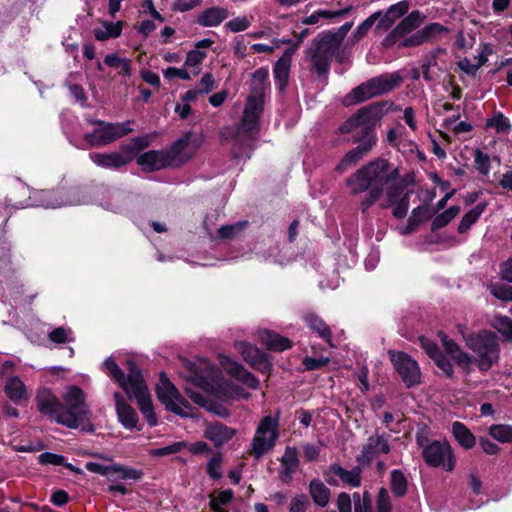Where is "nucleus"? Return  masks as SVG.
I'll return each mask as SVG.
<instances>
[{"instance_id":"f257e3e1","label":"nucleus","mask_w":512,"mask_h":512,"mask_svg":"<svg viewBox=\"0 0 512 512\" xmlns=\"http://www.w3.org/2000/svg\"><path fill=\"white\" fill-rule=\"evenodd\" d=\"M267 81L268 71L264 68H259L252 74L251 94L247 98L241 122L236 126L232 135L234 146L239 150L234 152V156L237 158L252 150L258 131L259 118L264 107Z\"/></svg>"},{"instance_id":"f704fd0d","label":"nucleus","mask_w":512,"mask_h":512,"mask_svg":"<svg viewBox=\"0 0 512 512\" xmlns=\"http://www.w3.org/2000/svg\"><path fill=\"white\" fill-rule=\"evenodd\" d=\"M330 471L338 476L346 485L354 488L361 485L362 469L359 466H355L351 470H346L340 464L333 463L330 465Z\"/></svg>"},{"instance_id":"a878e982","label":"nucleus","mask_w":512,"mask_h":512,"mask_svg":"<svg viewBox=\"0 0 512 512\" xmlns=\"http://www.w3.org/2000/svg\"><path fill=\"white\" fill-rule=\"evenodd\" d=\"M137 163L146 171L160 170L171 164V156L164 151L151 150L141 154Z\"/></svg>"},{"instance_id":"e2e57ef3","label":"nucleus","mask_w":512,"mask_h":512,"mask_svg":"<svg viewBox=\"0 0 512 512\" xmlns=\"http://www.w3.org/2000/svg\"><path fill=\"white\" fill-rule=\"evenodd\" d=\"M486 125L494 127L497 132H505L510 128L507 118L501 113L494 115L491 119H488Z\"/></svg>"},{"instance_id":"423d86ee","label":"nucleus","mask_w":512,"mask_h":512,"mask_svg":"<svg viewBox=\"0 0 512 512\" xmlns=\"http://www.w3.org/2000/svg\"><path fill=\"white\" fill-rule=\"evenodd\" d=\"M467 347L476 355L479 370L488 371L499 360L500 346L497 335L488 330H481L478 334L468 332L465 325H457Z\"/></svg>"},{"instance_id":"412c9836","label":"nucleus","mask_w":512,"mask_h":512,"mask_svg":"<svg viewBox=\"0 0 512 512\" xmlns=\"http://www.w3.org/2000/svg\"><path fill=\"white\" fill-rule=\"evenodd\" d=\"M389 452V436L375 434L370 436L363 445L361 453L357 456V462L360 464H370L379 455L388 454Z\"/></svg>"},{"instance_id":"393cba45","label":"nucleus","mask_w":512,"mask_h":512,"mask_svg":"<svg viewBox=\"0 0 512 512\" xmlns=\"http://www.w3.org/2000/svg\"><path fill=\"white\" fill-rule=\"evenodd\" d=\"M115 400V408L119 422L128 430L137 428L138 415L136 411L124 400L119 392L113 394Z\"/></svg>"},{"instance_id":"69168bd1","label":"nucleus","mask_w":512,"mask_h":512,"mask_svg":"<svg viewBox=\"0 0 512 512\" xmlns=\"http://www.w3.org/2000/svg\"><path fill=\"white\" fill-rule=\"evenodd\" d=\"M206 52L194 49L187 53L185 65L189 67H198L206 58Z\"/></svg>"},{"instance_id":"5fc2aeb1","label":"nucleus","mask_w":512,"mask_h":512,"mask_svg":"<svg viewBox=\"0 0 512 512\" xmlns=\"http://www.w3.org/2000/svg\"><path fill=\"white\" fill-rule=\"evenodd\" d=\"M247 225V222H237L230 225L222 226L218 229V235L222 239H230L235 237L239 232H241L244 227Z\"/></svg>"},{"instance_id":"0eeeda50","label":"nucleus","mask_w":512,"mask_h":512,"mask_svg":"<svg viewBox=\"0 0 512 512\" xmlns=\"http://www.w3.org/2000/svg\"><path fill=\"white\" fill-rule=\"evenodd\" d=\"M402 77L398 72L381 74L354 88L343 100L349 106L373 97L389 93L400 85Z\"/></svg>"},{"instance_id":"39448f33","label":"nucleus","mask_w":512,"mask_h":512,"mask_svg":"<svg viewBox=\"0 0 512 512\" xmlns=\"http://www.w3.org/2000/svg\"><path fill=\"white\" fill-rule=\"evenodd\" d=\"M399 176L398 169L391 168L385 159H377L357 170L347 179L353 195L367 191L369 188H384Z\"/></svg>"},{"instance_id":"1a4fd4ad","label":"nucleus","mask_w":512,"mask_h":512,"mask_svg":"<svg viewBox=\"0 0 512 512\" xmlns=\"http://www.w3.org/2000/svg\"><path fill=\"white\" fill-rule=\"evenodd\" d=\"M63 401V416H71L74 421L73 426L66 427L70 429H77L81 424H83V430L92 432V412L85 401L84 392L77 386H69L63 394Z\"/></svg>"},{"instance_id":"79ce46f5","label":"nucleus","mask_w":512,"mask_h":512,"mask_svg":"<svg viewBox=\"0 0 512 512\" xmlns=\"http://www.w3.org/2000/svg\"><path fill=\"white\" fill-rule=\"evenodd\" d=\"M350 10L351 7H347L337 11L318 10L312 13L311 15L304 17L301 20V23L304 25H314L317 24L320 21V19H332L336 17H341L346 15Z\"/></svg>"},{"instance_id":"bf43d9fd","label":"nucleus","mask_w":512,"mask_h":512,"mask_svg":"<svg viewBox=\"0 0 512 512\" xmlns=\"http://www.w3.org/2000/svg\"><path fill=\"white\" fill-rule=\"evenodd\" d=\"M377 512H392V504L388 491L380 488L377 495Z\"/></svg>"},{"instance_id":"6e6552de","label":"nucleus","mask_w":512,"mask_h":512,"mask_svg":"<svg viewBox=\"0 0 512 512\" xmlns=\"http://www.w3.org/2000/svg\"><path fill=\"white\" fill-rule=\"evenodd\" d=\"M416 442L422 449V456L427 465L441 468L446 472L452 471L456 466V457L451 445L447 441L429 440L418 433Z\"/></svg>"},{"instance_id":"052dcab7","label":"nucleus","mask_w":512,"mask_h":512,"mask_svg":"<svg viewBox=\"0 0 512 512\" xmlns=\"http://www.w3.org/2000/svg\"><path fill=\"white\" fill-rule=\"evenodd\" d=\"M476 169L483 175H487L490 171V158L487 154L477 150L474 158Z\"/></svg>"},{"instance_id":"dca6fc26","label":"nucleus","mask_w":512,"mask_h":512,"mask_svg":"<svg viewBox=\"0 0 512 512\" xmlns=\"http://www.w3.org/2000/svg\"><path fill=\"white\" fill-rule=\"evenodd\" d=\"M390 360L407 388L421 383V370L416 360L405 352L389 350Z\"/></svg>"},{"instance_id":"bb28decb","label":"nucleus","mask_w":512,"mask_h":512,"mask_svg":"<svg viewBox=\"0 0 512 512\" xmlns=\"http://www.w3.org/2000/svg\"><path fill=\"white\" fill-rule=\"evenodd\" d=\"M236 434V430L220 422L209 424L204 432L205 437L213 442L216 447H220L231 440Z\"/></svg>"},{"instance_id":"ea45409f","label":"nucleus","mask_w":512,"mask_h":512,"mask_svg":"<svg viewBox=\"0 0 512 512\" xmlns=\"http://www.w3.org/2000/svg\"><path fill=\"white\" fill-rule=\"evenodd\" d=\"M452 433L461 447L466 450L472 449L476 444V438L473 433L461 422L452 424Z\"/></svg>"},{"instance_id":"6e6d98bb","label":"nucleus","mask_w":512,"mask_h":512,"mask_svg":"<svg viewBox=\"0 0 512 512\" xmlns=\"http://www.w3.org/2000/svg\"><path fill=\"white\" fill-rule=\"evenodd\" d=\"M221 463H222V456L220 454L212 457L206 467V472L209 475L210 478L214 480H219L222 477V469H221Z\"/></svg>"},{"instance_id":"aec40b11","label":"nucleus","mask_w":512,"mask_h":512,"mask_svg":"<svg viewBox=\"0 0 512 512\" xmlns=\"http://www.w3.org/2000/svg\"><path fill=\"white\" fill-rule=\"evenodd\" d=\"M235 349L241 354L245 362L261 373H268L271 370V363L266 353L256 346L245 342H235Z\"/></svg>"},{"instance_id":"37998d69","label":"nucleus","mask_w":512,"mask_h":512,"mask_svg":"<svg viewBox=\"0 0 512 512\" xmlns=\"http://www.w3.org/2000/svg\"><path fill=\"white\" fill-rule=\"evenodd\" d=\"M487 204L479 203L475 207H473L470 211H468L461 219L460 224L458 226L459 233L467 232L470 227L480 218L482 213L484 212Z\"/></svg>"},{"instance_id":"c756f323","label":"nucleus","mask_w":512,"mask_h":512,"mask_svg":"<svg viewBox=\"0 0 512 512\" xmlns=\"http://www.w3.org/2000/svg\"><path fill=\"white\" fill-rule=\"evenodd\" d=\"M258 340L269 350L278 352L285 351L292 347L291 341L280 334L270 330L258 331Z\"/></svg>"},{"instance_id":"4d7b16f0","label":"nucleus","mask_w":512,"mask_h":512,"mask_svg":"<svg viewBox=\"0 0 512 512\" xmlns=\"http://www.w3.org/2000/svg\"><path fill=\"white\" fill-rule=\"evenodd\" d=\"M375 15H370L368 18H366L362 23H360L355 31L352 33V38L354 42H358L361 40L364 36L367 35L369 30L372 28V26L375 24Z\"/></svg>"},{"instance_id":"3c124183","label":"nucleus","mask_w":512,"mask_h":512,"mask_svg":"<svg viewBox=\"0 0 512 512\" xmlns=\"http://www.w3.org/2000/svg\"><path fill=\"white\" fill-rule=\"evenodd\" d=\"M187 443L184 441L174 442L170 445L155 448L150 451V454L154 457H162L170 454H175L186 448Z\"/></svg>"},{"instance_id":"8fccbe9b","label":"nucleus","mask_w":512,"mask_h":512,"mask_svg":"<svg viewBox=\"0 0 512 512\" xmlns=\"http://www.w3.org/2000/svg\"><path fill=\"white\" fill-rule=\"evenodd\" d=\"M352 22H347L341 27H339L336 31H327L322 33L327 39L331 40V42L338 48H340L342 41L345 36L349 32L352 27Z\"/></svg>"},{"instance_id":"0e129e2a","label":"nucleus","mask_w":512,"mask_h":512,"mask_svg":"<svg viewBox=\"0 0 512 512\" xmlns=\"http://www.w3.org/2000/svg\"><path fill=\"white\" fill-rule=\"evenodd\" d=\"M122 195L118 192H110L109 199L110 202L100 203V205L106 210H110L113 212H121L123 210V205L120 203L122 199Z\"/></svg>"},{"instance_id":"9d476101","label":"nucleus","mask_w":512,"mask_h":512,"mask_svg":"<svg viewBox=\"0 0 512 512\" xmlns=\"http://www.w3.org/2000/svg\"><path fill=\"white\" fill-rule=\"evenodd\" d=\"M339 48L322 33L315 38L311 46L306 50V58L309 61V68L318 76H326L330 70L332 58Z\"/></svg>"},{"instance_id":"ddd939ff","label":"nucleus","mask_w":512,"mask_h":512,"mask_svg":"<svg viewBox=\"0 0 512 512\" xmlns=\"http://www.w3.org/2000/svg\"><path fill=\"white\" fill-rule=\"evenodd\" d=\"M156 392L158 399L165 405L167 410L181 417H194L192 407L188 405L187 401L180 395L177 388L164 373L160 374Z\"/></svg>"},{"instance_id":"13d9d810","label":"nucleus","mask_w":512,"mask_h":512,"mask_svg":"<svg viewBox=\"0 0 512 512\" xmlns=\"http://www.w3.org/2000/svg\"><path fill=\"white\" fill-rule=\"evenodd\" d=\"M251 25L250 20L246 16H238L226 22L225 28L233 33L245 31Z\"/></svg>"},{"instance_id":"a19ab883","label":"nucleus","mask_w":512,"mask_h":512,"mask_svg":"<svg viewBox=\"0 0 512 512\" xmlns=\"http://www.w3.org/2000/svg\"><path fill=\"white\" fill-rule=\"evenodd\" d=\"M305 322L308 327L316 332L322 339L329 344L331 343V330L320 317L315 314H308L305 316Z\"/></svg>"},{"instance_id":"c9c22d12","label":"nucleus","mask_w":512,"mask_h":512,"mask_svg":"<svg viewBox=\"0 0 512 512\" xmlns=\"http://www.w3.org/2000/svg\"><path fill=\"white\" fill-rule=\"evenodd\" d=\"M309 493L313 502L319 507L328 505L331 491L320 479L315 478L310 481Z\"/></svg>"},{"instance_id":"4be33fe9","label":"nucleus","mask_w":512,"mask_h":512,"mask_svg":"<svg viewBox=\"0 0 512 512\" xmlns=\"http://www.w3.org/2000/svg\"><path fill=\"white\" fill-rule=\"evenodd\" d=\"M410 8L408 0L399 1L396 4L391 5L386 10H379L374 12L375 15V30L383 32L389 30L393 24L405 15Z\"/></svg>"},{"instance_id":"2eb2a0df","label":"nucleus","mask_w":512,"mask_h":512,"mask_svg":"<svg viewBox=\"0 0 512 512\" xmlns=\"http://www.w3.org/2000/svg\"><path fill=\"white\" fill-rule=\"evenodd\" d=\"M35 401L38 411L47 416L52 421L64 426H73L74 421L71 416H63V403L48 388L38 390Z\"/></svg>"},{"instance_id":"7ed1b4c3","label":"nucleus","mask_w":512,"mask_h":512,"mask_svg":"<svg viewBox=\"0 0 512 512\" xmlns=\"http://www.w3.org/2000/svg\"><path fill=\"white\" fill-rule=\"evenodd\" d=\"M19 192L23 195L29 193L27 199L16 204L17 208L42 207L45 209H57L64 206H74L89 203V200L80 188H59L57 190L30 191L28 187L21 185Z\"/></svg>"},{"instance_id":"4468645a","label":"nucleus","mask_w":512,"mask_h":512,"mask_svg":"<svg viewBox=\"0 0 512 512\" xmlns=\"http://www.w3.org/2000/svg\"><path fill=\"white\" fill-rule=\"evenodd\" d=\"M203 368L207 370L206 375L196 374L194 377L195 384L205 392L214 390L220 386L224 390V398H245L247 399L250 394L245 392L241 387L225 382L221 384V372L218 368L210 366L207 362L203 363Z\"/></svg>"},{"instance_id":"473e14b6","label":"nucleus","mask_w":512,"mask_h":512,"mask_svg":"<svg viewBox=\"0 0 512 512\" xmlns=\"http://www.w3.org/2000/svg\"><path fill=\"white\" fill-rule=\"evenodd\" d=\"M186 394L195 404L205 408L206 410L223 418L229 416V411L225 407L218 405L216 402L209 399L204 393L187 389Z\"/></svg>"},{"instance_id":"864d4df0","label":"nucleus","mask_w":512,"mask_h":512,"mask_svg":"<svg viewBox=\"0 0 512 512\" xmlns=\"http://www.w3.org/2000/svg\"><path fill=\"white\" fill-rule=\"evenodd\" d=\"M383 192L382 189L379 188H369L368 194L362 199L360 203V209L363 214L367 213L369 208L373 206L377 201L382 197Z\"/></svg>"},{"instance_id":"09e8293b","label":"nucleus","mask_w":512,"mask_h":512,"mask_svg":"<svg viewBox=\"0 0 512 512\" xmlns=\"http://www.w3.org/2000/svg\"><path fill=\"white\" fill-rule=\"evenodd\" d=\"M491 295L501 301H511L512 299V286L502 283H490L487 286Z\"/></svg>"},{"instance_id":"774afa93","label":"nucleus","mask_w":512,"mask_h":512,"mask_svg":"<svg viewBox=\"0 0 512 512\" xmlns=\"http://www.w3.org/2000/svg\"><path fill=\"white\" fill-rule=\"evenodd\" d=\"M308 504V499L305 495H297L291 501L289 512H306Z\"/></svg>"},{"instance_id":"cd10ccee","label":"nucleus","mask_w":512,"mask_h":512,"mask_svg":"<svg viewBox=\"0 0 512 512\" xmlns=\"http://www.w3.org/2000/svg\"><path fill=\"white\" fill-rule=\"evenodd\" d=\"M294 52L295 49L293 48L287 49L274 65L273 74L279 90H283L288 83L290 66Z\"/></svg>"},{"instance_id":"58836bf2","label":"nucleus","mask_w":512,"mask_h":512,"mask_svg":"<svg viewBox=\"0 0 512 512\" xmlns=\"http://www.w3.org/2000/svg\"><path fill=\"white\" fill-rule=\"evenodd\" d=\"M5 394L13 402L19 403L27 399V390L23 381L17 377H11L7 380L5 385Z\"/></svg>"},{"instance_id":"b1692460","label":"nucleus","mask_w":512,"mask_h":512,"mask_svg":"<svg viewBox=\"0 0 512 512\" xmlns=\"http://www.w3.org/2000/svg\"><path fill=\"white\" fill-rule=\"evenodd\" d=\"M299 459L295 447H286L284 454L280 459V469L278 477L281 482L289 484L293 480L294 473L298 470Z\"/></svg>"},{"instance_id":"5701e85b","label":"nucleus","mask_w":512,"mask_h":512,"mask_svg":"<svg viewBox=\"0 0 512 512\" xmlns=\"http://www.w3.org/2000/svg\"><path fill=\"white\" fill-rule=\"evenodd\" d=\"M219 361L227 373L243 382L249 388L257 389L259 387V380L252 373L246 370L241 364L233 361L229 356L220 355Z\"/></svg>"},{"instance_id":"f3484780","label":"nucleus","mask_w":512,"mask_h":512,"mask_svg":"<svg viewBox=\"0 0 512 512\" xmlns=\"http://www.w3.org/2000/svg\"><path fill=\"white\" fill-rule=\"evenodd\" d=\"M410 192L405 186L400 184H391L388 186L385 194V200L380 203V208H391L392 215L397 219H403L409 210Z\"/></svg>"},{"instance_id":"e433bc0d","label":"nucleus","mask_w":512,"mask_h":512,"mask_svg":"<svg viewBox=\"0 0 512 512\" xmlns=\"http://www.w3.org/2000/svg\"><path fill=\"white\" fill-rule=\"evenodd\" d=\"M123 24L121 21L109 22L102 21L98 27H95L93 34L96 40L106 41L110 38H117L122 33Z\"/></svg>"},{"instance_id":"c85d7f7f","label":"nucleus","mask_w":512,"mask_h":512,"mask_svg":"<svg viewBox=\"0 0 512 512\" xmlns=\"http://www.w3.org/2000/svg\"><path fill=\"white\" fill-rule=\"evenodd\" d=\"M229 16V11L220 6H213L198 14L196 22L202 27H217Z\"/></svg>"},{"instance_id":"680f3d73","label":"nucleus","mask_w":512,"mask_h":512,"mask_svg":"<svg viewBox=\"0 0 512 512\" xmlns=\"http://www.w3.org/2000/svg\"><path fill=\"white\" fill-rule=\"evenodd\" d=\"M420 344L421 347L426 352V354L433 360L442 354V351L440 350L438 345L426 337H420Z\"/></svg>"},{"instance_id":"f8f14e48","label":"nucleus","mask_w":512,"mask_h":512,"mask_svg":"<svg viewBox=\"0 0 512 512\" xmlns=\"http://www.w3.org/2000/svg\"><path fill=\"white\" fill-rule=\"evenodd\" d=\"M88 123L98 126L93 132L84 135L85 141L91 146L108 145L132 132L129 120L122 123H107L102 120L88 119Z\"/></svg>"},{"instance_id":"338daca9","label":"nucleus","mask_w":512,"mask_h":512,"mask_svg":"<svg viewBox=\"0 0 512 512\" xmlns=\"http://www.w3.org/2000/svg\"><path fill=\"white\" fill-rule=\"evenodd\" d=\"M215 80L211 73H205L198 85L195 87L198 89L201 95L208 94L214 89Z\"/></svg>"},{"instance_id":"2f4dec72","label":"nucleus","mask_w":512,"mask_h":512,"mask_svg":"<svg viewBox=\"0 0 512 512\" xmlns=\"http://www.w3.org/2000/svg\"><path fill=\"white\" fill-rule=\"evenodd\" d=\"M370 142L359 143L355 148L348 151L344 157L340 160V162L336 166V170L339 172L346 171L349 167L358 163L372 148Z\"/></svg>"},{"instance_id":"4c0bfd02","label":"nucleus","mask_w":512,"mask_h":512,"mask_svg":"<svg viewBox=\"0 0 512 512\" xmlns=\"http://www.w3.org/2000/svg\"><path fill=\"white\" fill-rule=\"evenodd\" d=\"M104 64L110 68L118 70L123 78L132 76V61L129 58H122L117 52L107 54L104 57Z\"/></svg>"},{"instance_id":"6ab92c4d","label":"nucleus","mask_w":512,"mask_h":512,"mask_svg":"<svg viewBox=\"0 0 512 512\" xmlns=\"http://www.w3.org/2000/svg\"><path fill=\"white\" fill-rule=\"evenodd\" d=\"M424 21V16L417 10L404 17L384 38L383 45L390 47L399 42L407 34L415 30Z\"/></svg>"},{"instance_id":"f03ea898","label":"nucleus","mask_w":512,"mask_h":512,"mask_svg":"<svg viewBox=\"0 0 512 512\" xmlns=\"http://www.w3.org/2000/svg\"><path fill=\"white\" fill-rule=\"evenodd\" d=\"M126 365L127 375L124 374L112 357H108L102 363V369L125 391L129 398H135L147 423L150 426H155L157 424V417L154 413L152 399L141 371L132 360H128Z\"/></svg>"},{"instance_id":"de8ad7c7","label":"nucleus","mask_w":512,"mask_h":512,"mask_svg":"<svg viewBox=\"0 0 512 512\" xmlns=\"http://www.w3.org/2000/svg\"><path fill=\"white\" fill-rule=\"evenodd\" d=\"M50 341L56 344H63L66 342H73L74 335L73 331L69 327H57L48 334Z\"/></svg>"},{"instance_id":"9b49d317","label":"nucleus","mask_w":512,"mask_h":512,"mask_svg":"<svg viewBox=\"0 0 512 512\" xmlns=\"http://www.w3.org/2000/svg\"><path fill=\"white\" fill-rule=\"evenodd\" d=\"M278 426L277 417L265 416L260 420L249 450L254 459H261L274 448L279 437Z\"/></svg>"},{"instance_id":"49530a36","label":"nucleus","mask_w":512,"mask_h":512,"mask_svg":"<svg viewBox=\"0 0 512 512\" xmlns=\"http://www.w3.org/2000/svg\"><path fill=\"white\" fill-rule=\"evenodd\" d=\"M489 435L500 443H510L512 442V425H491L489 427Z\"/></svg>"},{"instance_id":"7c9ffc66","label":"nucleus","mask_w":512,"mask_h":512,"mask_svg":"<svg viewBox=\"0 0 512 512\" xmlns=\"http://www.w3.org/2000/svg\"><path fill=\"white\" fill-rule=\"evenodd\" d=\"M442 344L445 348L446 353L460 366L461 368L468 370L472 363L470 355L463 352L460 347L451 339L440 333Z\"/></svg>"},{"instance_id":"c03bdc74","label":"nucleus","mask_w":512,"mask_h":512,"mask_svg":"<svg viewBox=\"0 0 512 512\" xmlns=\"http://www.w3.org/2000/svg\"><path fill=\"white\" fill-rule=\"evenodd\" d=\"M390 488L396 497H403L407 492V479L401 470L391 472Z\"/></svg>"},{"instance_id":"603ef678","label":"nucleus","mask_w":512,"mask_h":512,"mask_svg":"<svg viewBox=\"0 0 512 512\" xmlns=\"http://www.w3.org/2000/svg\"><path fill=\"white\" fill-rule=\"evenodd\" d=\"M495 328L506 340H512V318L508 316L496 317Z\"/></svg>"},{"instance_id":"72a5a7b5","label":"nucleus","mask_w":512,"mask_h":512,"mask_svg":"<svg viewBox=\"0 0 512 512\" xmlns=\"http://www.w3.org/2000/svg\"><path fill=\"white\" fill-rule=\"evenodd\" d=\"M186 394L195 404L205 408L206 410L223 418L229 416V411L225 407L218 405L216 402L209 399L204 393L187 389Z\"/></svg>"},{"instance_id":"a211bd4d","label":"nucleus","mask_w":512,"mask_h":512,"mask_svg":"<svg viewBox=\"0 0 512 512\" xmlns=\"http://www.w3.org/2000/svg\"><path fill=\"white\" fill-rule=\"evenodd\" d=\"M89 158L97 166L106 169H118L133 159V149L130 146H122L120 151L111 153L92 152Z\"/></svg>"},{"instance_id":"a18cd8bd","label":"nucleus","mask_w":512,"mask_h":512,"mask_svg":"<svg viewBox=\"0 0 512 512\" xmlns=\"http://www.w3.org/2000/svg\"><path fill=\"white\" fill-rule=\"evenodd\" d=\"M460 208L458 206H451L444 212L438 214L432 222L431 230L437 231L446 225H448L459 213Z\"/></svg>"},{"instance_id":"20e7f679","label":"nucleus","mask_w":512,"mask_h":512,"mask_svg":"<svg viewBox=\"0 0 512 512\" xmlns=\"http://www.w3.org/2000/svg\"><path fill=\"white\" fill-rule=\"evenodd\" d=\"M383 103H372L360 108L339 128L341 133L350 134V139L357 143L376 144L374 128L385 114Z\"/></svg>"}]
</instances>
